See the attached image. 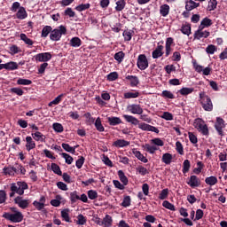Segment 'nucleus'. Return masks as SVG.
I'll return each instance as SVG.
<instances>
[{
  "instance_id": "nucleus-56",
  "label": "nucleus",
  "mask_w": 227,
  "mask_h": 227,
  "mask_svg": "<svg viewBox=\"0 0 227 227\" xmlns=\"http://www.w3.org/2000/svg\"><path fill=\"white\" fill-rule=\"evenodd\" d=\"M161 97H163V98H170V99L175 98V95L169 90H163L161 92Z\"/></svg>"
},
{
  "instance_id": "nucleus-59",
  "label": "nucleus",
  "mask_w": 227,
  "mask_h": 227,
  "mask_svg": "<svg viewBox=\"0 0 227 227\" xmlns=\"http://www.w3.org/2000/svg\"><path fill=\"white\" fill-rule=\"evenodd\" d=\"M217 51V47L214 44H210L206 48L207 54H214Z\"/></svg>"
},
{
  "instance_id": "nucleus-19",
  "label": "nucleus",
  "mask_w": 227,
  "mask_h": 227,
  "mask_svg": "<svg viewBox=\"0 0 227 227\" xmlns=\"http://www.w3.org/2000/svg\"><path fill=\"white\" fill-rule=\"evenodd\" d=\"M60 216L66 223H72V219L70 218V209L65 208L60 212Z\"/></svg>"
},
{
  "instance_id": "nucleus-5",
  "label": "nucleus",
  "mask_w": 227,
  "mask_h": 227,
  "mask_svg": "<svg viewBox=\"0 0 227 227\" xmlns=\"http://www.w3.org/2000/svg\"><path fill=\"white\" fill-rule=\"evenodd\" d=\"M63 35H67V27L60 26L59 28L51 30L50 39L52 40V42H59V40H61Z\"/></svg>"
},
{
  "instance_id": "nucleus-12",
  "label": "nucleus",
  "mask_w": 227,
  "mask_h": 227,
  "mask_svg": "<svg viewBox=\"0 0 227 227\" xmlns=\"http://www.w3.org/2000/svg\"><path fill=\"white\" fill-rule=\"evenodd\" d=\"M127 110L131 113V114H141L143 113V108L141 107V105H129L127 106Z\"/></svg>"
},
{
  "instance_id": "nucleus-36",
  "label": "nucleus",
  "mask_w": 227,
  "mask_h": 227,
  "mask_svg": "<svg viewBox=\"0 0 227 227\" xmlns=\"http://www.w3.org/2000/svg\"><path fill=\"white\" fill-rule=\"evenodd\" d=\"M94 125H95L97 130H98V132H104V130H106V129L102 125V120H100V117L97 118V120L95 121Z\"/></svg>"
},
{
  "instance_id": "nucleus-8",
  "label": "nucleus",
  "mask_w": 227,
  "mask_h": 227,
  "mask_svg": "<svg viewBox=\"0 0 227 227\" xmlns=\"http://www.w3.org/2000/svg\"><path fill=\"white\" fill-rule=\"evenodd\" d=\"M137 65L139 70H146L148 67V59H146V55L141 54L138 56Z\"/></svg>"
},
{
  "instance_id": "nucleus-4",
  "label": "nucleus",
  "mask_w": 227,
  "mask_h": 227,
  "mask_svg": "<svg viewBox=\"0 0 227 227\" xmlns=\"http://www.w3.org/2000/svg\"><path fill=\"white\" fill-rule=\"evenodd\" d=\"M193 127L194 129H197V130H199L202 136H208V126L207 125V123H205V121H203V119H195L193 121Z\"/></svg>"
},
{
  "instance_id": "nucleus-16",
  "label": "nucleus",
  "mask_w": 227,
  "mask_h": 227,
  "mask_svg": "<svg viewBox=\"0 0 227 227\" xmlns=\"http://www.w3.org/2000/svg\"><path fill=\"white\" fill-rule=\"evenodd\" d=\"M164 46L158 45L156 49L153 51V59H159V58H161L163 56L164 52Z\"/></svg>"
},
{
  "instance_id": "nucleus-41",
  "label": "nucleus",
  "mask_w": 227,
  "mask_h": 227,
  "mask_svg": "<svg viewBox=\"0 0 227 227\" xmlns=\"http://www.w3.org/2000/svg\"><path fill=\"white\" fill-rule=\"evenodd\" d=\"M217 8V0H210L207 4V12H214Z\"/></svg>"
},
{
  "instance_id": "nucleus-22",
  "label": "nucleus",
  "mask_w": 227,
  "mask_h": 227,
  "mask_svg": "<svg viewBox=\"0 0 227 227\" xmlns=\"http://www.w3.org/2000/svg\"><path fill=\"white\" fill-rule=\"evenodd\" d=\"M132 153L135 155V157H137V159H138V160H141V162H144L145 164L148 162V159H146V157H145V155H143V153L137 149H133Z\"/></svg>"
},
{
  "instance_id": "nucleus-58",
  "label": "nucleus",
  "mask_w": 227,
  "mask_h": 227,
  "mask_svg": "<svg viewBox=\"0 0 227 227\" xmlns=\"http://www.w3.org/2000/svg\"><path fill=\"white\" fill-rule=\"evenodd\" d=\"M130 202H131L130 196H125L121 202V207H124V208H127V207H130Z\"/></svg>"
},
{
  "instance_id": "nucleus-11",
  "label": "nucleus",
  "mask_w": 227,
  "mask_h": 227,
  "mask_svg": "<svg viewBox=\"0 0 227 227\" xmlns=\"http://www.w3.org/2000/svg\"><path fill=\"white\" fill-rule=\"evenodd\" d=\"M175 43V40L173 37H168L166 40V44H165V56L168 58L171 52H173V48L171 46Z\"/></svg>"
},
{
  "instance_id": "nucleus-52",
  "label": "nucleus",
  "mask_w": 227,
  "mask_h": 227,
  "mask_svg": "<svg viewBox=\"0 0 227 227\" xmlns=\"http://www.w3.org/2000/svg\"><path fill=\"white\" fill-rule=\"evenodd\" d=\"M61 155L63 159H65L67 164H72V162H74V158L70 156V154L67 153H62Z\"/></svg>"
},
{
  "instance_id": "nucleus-2",
  "label": "nucleus",
  "mask_w": 227,
  "mask_h": 227,
  "mask_svg": "<svg viewBox=\"0 0 227 227\" xmlns=\"http://www.w3.org/2000/svg\"><path fill=\"white\" fill-rule=\"evenodd\" d=\"M28 189L27 183L26 182H17L11 184V193L9 194L10 198H13L15 194L22 196L24 192Z\"/></svg>"
},
{
  "instance_id": "nucleus-31",
  "label": "nucleus",
  "mask_w": 227,
  "mask_h": 227,
  "mask_svg": "<svg viewBox=\"0 0 227 227\" xmlns=\"http://www.w3.org/2000/svg\"><path fill=\"white\" fill-rule=\"evenodd\" d=\"M69 45H71V47H81L82 41H81L79 37H73L69 42Z\"/></svg>"
},
{
  "instance_id": "nucleus-57",
  "label": "nucleus",
  "mask_w": 227,
  "mask_h": 227,
  "mask_svg": "<svg viewBox=\"0 0 227 227\" xmlns=\"http://www.w3.org/2000/svg\"><path fill=\"white\" fill-rule=\"evenodd\" d=\"M160 118L166 120L167 121H171L173 120V114L169 112H164L163 114L160 115Z\"/></svg>"
},
{
  "instance_id": "nucleus-1",
  "label": "nucleus",
  "mask_w": 227,
  "mask_h": 227,
  "mask_svg": "<svg viewBox=\"0 0 227 227\" xmlns=\"http://www.w3.org/2000/svg\"><path fill=\"white\" fill-rule=\"evenodd\" d=\"M11 212L4 213L3 217L11 223H22L24 215L17 207H10Z\"/></svg>"
},
{
  "instance_id": "nucleus-39",
  "label": "nucleus",
  "mask_w": 227,
  "mask_h": 227,
  "mask_svg": "<svg viewBox=\"0 0 227 227\" xmlns=\"http://www.w3.org/2000/svg\"><path fill=\"white\" fill-rule=\"evenodd\" d=\"M62 148L63 150H65L66 152H68L69 153H75V148H77V146L72 147L70 146V145L68 144H62Z\"/></svg>"
},
{
  "instance_id": "nucleus-43",
  "label": "nucleus",
  "mask_w": 227,
  "mask_h": 227,
  "mask_svg": "<svg viewBox=\"0 0 227 227\" xmlns=\"http://www.w3.org/2000/svg\"><path fill=\"white\" fill-rule=\"evenodd\" d=\"M80 199L79 193L77 191H74L70 193V201L71 203H77L78 200Z\"/></svg>"
},
{
  "instance_id": "nucleus-46",
  "label": "nucleus",
  "mask_w": 227,
  "mask_h": 227,
  "mask_svg": "<svg viewBox=\"0 0 227 227\" xmlns=\"http://www.w3.org/2000/svg\"><path fill=\"white\" fill-rule=\"evenodd\" d=\"M137 97H139V91L124 93V98H137Z\"/></svg>"
},
{
  "instance_id": "nucleus-51",
  "label": "nucleus",
  "mask_w": 227,
  "mask_h": 227,
  "mask_svg": "<svg viewBox=\"0 0 227 227\" xmlns=\"http://www.w3.org/2000/svg\"><path fill=\"white\" fill-rule=\"evenodd\" d=\"M61 195H57L55 200H51V205L52 207H59L61 205Z\"/></svg>"
},
{
  "instance_id": "nucleus-63",
  "label": "nucleus",
  "mask_w": 227,
  "mask_h": 227,
  "mask_svg": "<svg viewBox=\"0 0 227 227\" xmlns=\"http://www.w3.org/2000/svg\"><path fill=\"white\" fill-rule=\"evenodd\" d=\"M89 8L90 4H82L76 6L75 10H77V12H84V10H89Z\"/></svg>"
},
{
  "instance_id": "nucleus-50",
  "label": "nucleus",
  "mask_w": 227,
  "mask_h": 227,
  "mask_svg": "<svg viewBox=\"0 0 227 227\" xmlns=\"http://www.w3.org/2000/svg\"><path fill=\"white\" fill-rule=\"evenodd\" d=\"M20 40H22L23 42H25V43L27 45H33V40H31L30 38L27 37V35H26V34H20Z\"/></svg>"
},
{
  "instance_id": "nucleus-20",
  "label": "nucleus",
  "mask_w": 227,
  "mask_h": 227,
  "mask_svg": "<svg viewBox=\"0 0 227 227\" xmlns=\"http://www.w3.org/2000/svg\"><path fill=\"white\" fill-rule=\"evenodd\" d=\"M142 148L145 150V152H147L148 153L153 154L157 150H159V147L156 145H150V144H145L142 145Z\"/></svg>"
},
{
  "instance_id": "nucleus-13",
  "label": "nucleus",
  "mask_w": 227,
  "mask_h": 227,
  "mask_svg": "<svg viewBox=\"0 0 227 227\" xmlns=\"http://www.w3.org/2000/svg\"><path fill=\"white\" fill-rule=\"evenodd\" d=\"M45 196H41V198L38 200H35L33 202L34 207L36 208V210H43L45 208Z\"/></svg>"
},
{
  "instance_id": "nucleus-28",
  "label": "nucleus",
  "mask_w": 227,
  "mask_h": 227,
  "mask_svg": "<svg viewBox=\"0 0 227 227\" xmlns=\"http://www.w3.org/2000/svg\"><path fill=\"white\" fill-rule=\"evenodd\" d=\"M161 160L164 164L169 165L173 160V155L169 153H166L162 155Z\"/></svg>"
},
{
  "instance_id": "nucleus-45",
  "label": "nucleus",
  "mask_w": 227,
  "mask_h": 227,
  "mask_svg": "<svg viewBox=\"0 0 227 227\" xmlns=\"http://www.w3.org/2000/svg\"><path fill=\"white\" fill-rule=\"evenodd\" d=\"M51 169L53 173H55V175H59V176H61V175H63V172H61V168L56 163H51Z\"/></svg>"
},
{
  "instance_id": "nucleus-44",
  "label": "nucleus",
  "mask_w": 227,
  "mask_h": 227,
  "mask_svg": "<svg viewBox=\"0 0 227 227\" xmlns=\"http://www.w3.org/2000/svg\"><path fill=\"white\" fill-rule=\"evenodd\" d=\"M17 84H20L21 86H29L30 84H33V82L31 80L20 78L17 81Z\"/></svg>"
},
{
  "instance_id": "nucleus-37",
  "label": "nucleus",
  "mask_w": 227,
  "mask_h": 227,
  "mask_svg": "<svg viewBox=\"0 0 227 227\" xmlns=\"http://www.w3.org/2000/svg\"><path fill=\"white\" fill-rule=\"evenodd\" d=\"M118 176L123 185H127V184H129V178H127V176H125V173H123L122 170L118 171Z\"/></svg>"
},
{
  "instance_id": "nucleus-10",
  "label": "nucleus",
  "mask_w": 227,
  "mask_h": 227,
  "mask_svg": "<svg viewBox=\"0 0 227 227\" xmlns=\"http://www.w3.org/2000/svg\"><path fill=\"white\" fill-rule=\"evenodd\" d=\"M226 127L224 124V120L221 117L216 118V122L215 124V129L218 132L219 136H223V129Z\"/></svg>"
},
{
  "instance_id": "nucleus-29",
  "label": "nucleus",
  "mask_w": 227,
  "mask_h": 227,
  "mask_svg": "<svg viewBox=\"0 0 227 227\" xmlns=\"http://www.w3.org/2000/svg\"><path fill=\"white\" fill-rule=\"evenodd\" d=\"M32 137L35 141H41L43 143L45 141V135L42 134L40 131H36L35 133H32Z\"/></svg>"
},
{
  "instance_id": "nucleus-18",
  "label": "nucleus",
  "mask_w": 227,
  "mask_h": 227,
  "mask_svg": "<svg viewBox=\"0 0 227 227\" xmlns=\"http://www.w3.org/2000/svg\"><path fill=\"white\" fill-rule=\"evenodd\" d=\"M26 141H27L26 150L27 152H31V150H35V148H36V144L35 143V141H33V137H27Z\"/></svg>"
},
{
  "instance_id": "nucleus-61",
  "label": "nucleus",
  "mask_w": 227,
  "mask_h": 227,
  "mask_svg": "<svg viewBox=\"0 0 227 227\" xmlns=\"http://www.w3.org/2000/svg\"><path fill=\"white\" fill-rule=\"evenodd\" d=\"M162 206L165 208H168V210H172L173 212H175V205L171 204L169 201L168 200L163 201Z\"/></svg>"
},
{
  "instance_id": "nucleus-9",
  "label": "nucleus",
  "mask_w": 227,
  "mask_h": 227,
  "mask_svg": "<svg viewBox=\"0 0 227 227\" xmlns=\"http://www.w3.org/2000/svg\"><path fill=\"white\" fill-rule=\"evenodd\" d=\"M138 129L141 130H145L146 132H155V134H159V129L155 128V126H152L150 124H146L145 122H138Z\"/></svg>"
},
{
  "instance_id": "nucleus-23",
  "label": "nucleus",
  "mask_w": 227,
  "mask_h": 227,
  "mask_svg": "<svg viewBox=\"0 0 227 227\" xmlns=\"http://www.w3.org/2000/svg\"><path fill=\"white\" fill-rule=\"evenodd\" d=\"M198 6H200V4H198L192 0H188V1H186L185 10L187 12H191V11L194 10V8H198Z\"/></svg>"
},
{
  "instance_id": "nucleus-64",
  "label": "nucleus",
  "mask_w": 227,
  "mask_h": 227,
  "mask_svg": "<svg viewBox=\"0 0 227 227\" xmlns=\"http://www.w3.org/2000/svg\"><path fill=\"white\" fill-rule=\"evenodd\" d=\"M151 143L153 145H155V146H163L164 145V141L160 138H154L151 140Z\"/></svg>"
},
{
  "instance_id": "nucleus-35",
  "label": "nucleus",
  "mask_w": 227,
  "mask_h": 227,
  "mask_svg": "<svg viewBox=\"0 0 227 227\" xmlns=\"http://www.w3.org/2000/svg\"><path fill=\"white\" fill-rule=\"evenodd\" d=\"M108 123L109 125H112L114 127L121 123V119H120L119 117H108Z\"/></svg>"
},
{
  "instance_id": "nucleus-30",
  "label": "nucleus",
  "mask_w": 227,
  "mask_h": 227,
  "mask_svg": "<svg viewBox=\"0 0 227 227\" xmlns=\"http://www.w3.org/2000/svg\"><path fill=\"white\" fill-rule=\"evenodd\" d=\"M212 26V20L204 18L199 27V29H205V27H210Z\"/></svg>"
},
{
  "instance_id": "nucleus-15",
  "label": "nucleus",
  "mask_w": 227,
  "mask_h": 227,
  "mask_svg": "<svg viewBox=\"0 0 227 227\" xmlns=\"http://www.w3.org/2000/svg\"><path fill=\"white\" fill-rule=\"evenodd\" d=\"M190 187H200L201 185V181L196 176H191L190 180L187 182Z\"/></svg>"
},
{
  "instance_id": "nucleus-21",
  "label": "nucleus",
  "mask_w": 227,
  "mask_h": 227,
  "mask_svg": "<svg viewBox=\"0 0 227 227\" xmlns=\"http://www.w3.org/2000/svg\"><path fill=\"white\" fill-rule=\"evenodd\" d=\"M130 145V142L126 141L124 139H118L115 142H114L113 146H115L116 148H124V146H129Z\"/></svg>"
},
{
  "instance_id": "nucleus-25",
  "label": "nucleus",
  "mask_w": 227,
  "mask_h": 227,
  "mask_svg": "<svg viewBox=\"0 0 227 227\" xmlns=\"http://www.w3.org/2000/svg\"><path fill=\"white\" fill-rule=\"evenodd\" d=\"M124 120L128 121V123H131V125H138L139 124V120L137 118L132 116V115H123Z\"/></svg>"
},
{
  "instance_id": "nucleus-17",
  "label": "nucleus",
  "mask_w": 227,
  "mask_h": 227,
  "mask_svg": "<svg viewBox=\"0 0 227 227\" xmlns=\"http://www.w3.org/2000/svg\"><path fill=\"white\" fill-rule=\"evenodd\" d=\"M99 226H104V227H111L113 226V217L111 215H106L103 221L101 223H98Z\"/></svg>"
},
{
  "instance_id": "nucleus-6",
  "label": "nucleus",
  "mask_w": 227,
  "mask_h": 227,
  "mask_svg": "<svg viewBox=\"0 0 227 227\" xmlns=\"http://www.w3.org/2000/svg\"><path fill=\"white\" fill-rule=\"evenodd\" d=\"M15 205H18L20 208H22L23 210H26L27 207H29L31 200L24 199L20 196H18L14 199Z\"/></svg>"
},
{
  "instance_id": "nucleus-33",
  "label": "nucleus",
  "mask_w": 227,
  "mask_h": 227,
  "mask_svg": "<svg viewBox=\"0 0 227 227\" xmlns=\"http://www.w3.org/2000/svg\"><path fill=\"white\" fill-rule=\"evenodd\" d=\"M217 182H218L217 177H215L214 176H211L205 179V183L207 184V185H210L211 187L217 184Z\"/></svg>"
},
{
  "instance_id": "nucleus-53",
  "label": "nucleus",
  "mask_w": 227,
  "mask_h": 227,
  "mask_svg": "<svg viewBox=\"0 0 227 227\" xmlns=\"http://www.w3.org/2000/svg\"><path fill=\"white\" fill-rule=\"evenodd\" d=\"M189 169H191V161L185 160L183 163V173H189Z\"/></svg>"
},
{
  "instance_id": "nucleus-7",
  "label": "nucleus",
  "mask_w": 227,
  "mask_h": 227,
  "mask_svg": "<svg viewBox=\"0 0 227 227\" xmlns=\"http://www.w3.org/2000/svg\"><path fill=\"white\" fill-rule=\"evenodd\" d=\"M34 58L35 61H39L40 63H47V61H51V59H52V54H51V52L38 53Z\"/></svg>"
},
{
  "instance_id": "nucleus-32",
  "label": "nucleus",
  "mask_w": 227,
  "mask_h": 227,
  "mask_svg": "<svg viewBox=\"0 0 227 227\" xmlns=\"http://www.w3.org/2000/svg\"><path fill=\"white\" fill-rule=\"evenodd\" d=\"M51 33H52V27L45 26L42 30L41 36L42 38H47Z\"/></svg>"
},
{
  "instance_id": "nucleus-42",
  "label": "nucleus",
  "mask_w": 227,
  "mask_h": 227,
  "mask_svg": "<svg viewBox=\"0 0 227 227\" xmlns=\"http://www.w3.org/2000/svg\"><path fill=\"white\" fill-rule=\"evenodd\" d=\"M125 0H117L116 1V12H121L125 8Z\"/></svg>"
},
{
  "instance_id": "nucleus-54",
  "label": "nucleus",
  "mask_w": 227,
  "mask_h": 227,
  "mask_svg": "<svg viewBox=\"0 0 227 227\" xmlns=\"http://www.w3.org/2000/svg\"><path fill=\"white\" fill-rule=\"evenodd\" d=\"M181 31L183 35H187V36H189V35H191V25H183Z\"/></svg>"
},
{
  "instance_id": "nucleus-27",
  "label": "nucleus",
  "mask_w": 227,
  "mask_h": 227,
  "mask_svg": "<svg viewBox=\"0 0 227 227\" xmlns=\"http://www.w3.org/2000/svg\"><path fill=\"white\" fill-rule=\"evenodd\" d=\"M160 13L161 17H168L169 15V5L168 4H162L160 7Z\"/></svg>"
},
{
  "instance_id": "nucleus-38",
  "label": "nucleus",
  "mask_w": 227,
  "mask_h": 227,
  "mask_svg": "<svg viewBox=\"0 0 227 227\" xmlns=\"http://www.w3.org/2000/svg\"><path fill=\"white\" fill-rule=\"evenodd\" d=\"M63 97H65V94L59 95L55 99L49 103V107H52V106H58V104L61 102Z\"/></svg>"
},
{
  "instance_id": "nucleus-55",
  "label": "nucleus",
  "mask_w": 227,
  "mask_h": 227,
  "mask_svg": "<svg viewBox=\"0 0 227 227\" xmlns=\"http://www.w3.org/2000/svg\"><path fill=\"white\" fill-rule=\"evenodd\" d=\"M124 58H125V53H123V51H119L114 55V59L118 61V63H121Z\"/></svg>"
},
{
  "instance_id": "nucleus-40",
  "label": "nucleus",
  "mask_w": 227,
  "mask_h": 227,
  "mask_svg": "<svg viewBox=\"0 0 227 227\" xmlns=\"http://www.w3.org/2000/svg\"><path fill=\"white\" fill-rule=\"evenodd\" d=\"M14 173H16V175H19V173L21 175H26V168L22 165L17 164L14 167Z\"/></svg>"
},
{
  "instance_id": "nucleus-26",
  "label": "nucleus",
  "mask_w": 227,
  "mask_h": 227,
  "mask_svg": "<svg viewBox=\"0 0 227 227\" xmlns=\"http://www.w3.org/2000/svg\"><path fill=\"white\" fill-rule=\"evenodd\" d=\"M127 81H129L130 86L134 88L135 86H137L139 84V78L137 76L134 75H128L126 76Z\"/></svg>"
},
{
  "instance_id": "nucleus-62",
  "label": "nucleus",
  "mask_w": 227,
  "mask_h": 227,
  "mask_svg": "<svg viewBox=\"0 0 227 227\" xmlns=\"http://www.w3.org/2000/svg\"><path fill=\"white\" fill-rule=\"evenodd\" d=\"M169 194V190L168 188L166 189H163L160 195H159V198L160 200H166L168 198V195Z\"/></svg>"
},
{
  "instance_id": "nucleus-48",
  "label": "nucleus",
  "mask_w": 227,
  "mask_h": 227,
  "mask_svg": "<svg viewBox=\"0 0 227 227\" xmlns=\"http://www.w3.org/2000/svg\"><path fill=\"white\" fill-rule=\"evenodd\" d=\"M87 194L90 200H97L98 198V192L95 190L88 191Z\"/></svg>"
},
{
  "instance_id": "nucleus-34",
  "label": "nucleus",
  "mask_w": 227,
  "mask_h": 227,
  "mask_svg": "<svg viewBox=\"0 0 227 227\" xmlns=\"http://www.w3.org/2000/svg\"><path fill=\"white\" fill-rule=\"evenodd\" d=\"M4 66H5V70H17L19 68V64L13 61L5 63Z\"/></svg>"
},
{
  "instance_id": "nucleus-24",
  "label": "nucleus",
  "mask_w": 227,
  "mask_h": 227,
  "mask_svg": "<svg viewBox=\"0 0 227 227\" xmlns=\"http://www.w3.org/2000/svg\"><path fill=\"white\" fill-rule=\"evenodd\" d=\"M16 17L20 20H24V19L27 17V12H26V8L20 7L19 11L16 13Z\"/></svg>"
},
{
  "instance_id": "nucleus-60",
  "label": "nucleus",
  "mask_w": 227,
  "mask_h": 227,
  "mask_svg": "<svg viewBox=\"0 0 227 227\" xmlns=\"http://www.w3.org/2000/svg\"><path fill=\"white\" fill-rule=\"evenodd\" d=\"M52 127H53V130H55V132L61 133L64 130L63 125L61 123H59V122L53 123Z\"/></svg>"
},
{
  "instance_id": "nucleus-3",
  "label": "nucleus",
  "mask_w": 227,
  "mask_h": 227,
  "mask_svg": "<svg viewBox=\"0 0 227 227\" xmlns=\"http://www.w3.org/2000/svg\"><path fill=\"white\" fill-rule=\"evenodd\" d=\"M200 104L204 109V111H207L208 113L214 111V104L212 103V99L208 97L205 92L200 93Z\"/></svg>"
},
{
  "instance_id": "nucleus-47",
  "label": "nucleus",
  "mask_w": 227,
  "mask_h": 227,
  "mask_svg": "<svg viewBox=\"0 0 227 227\" xmlns=\"http://www.w3.org/2000/svg\"><path fill=\"white\" fill-rule=\"evenodd\" d=\"M194 91V88H182L180 90H179V93L181 95H191V93H192Z\"/></svg>"
},
{
  "instance_id": "nucleus-49",
  "label": "nucleus",
  "mask_w": 227,
  "mask_h": 227,
  "mask_svg": "<svg viewBox=\"0 0 227 227\" xmlns=\"http://www.w3.org/2000/svg\"><path fill=\"white\" fill-rule=\"evenodd\" d=\"M4 174L9 175L10 176H13L15 175V168L14 167H8L4 168Z\"/></svg>"
},
{
  "instance_id": "nucleus-14",
  "label": "nucleus",
  "mask_w": 227,
  "mask_h": 227,
  "mask_svg": "<svg viewBox=\"0 0 227 227\" xmlns=\"http://www.w3.org/2000/svg\"><path fill=\"white\" fill-rule=\"evenodd\" d=\"M203 29L200 28L194 34L195 40H201V38H208L210 36V32L208 31H202Z\"/></svg>"
}]
</instances>
